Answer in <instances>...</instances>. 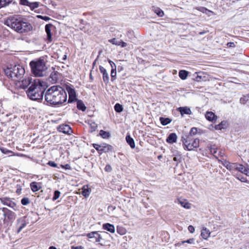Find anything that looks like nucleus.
Segmentation results:
<instances>
[{"instance_id": "f257e3e1", "label": "nucleus", "mask_w": 249, "mask_h": 249, "mask_svg": "<svg viewBox=\"0 0 249 249\" xmlns=\"http://www.w3.org/2000/svg\"><path fill=\"white\" fill-rule=\"evenodd\" d=\"M67 96L65 90L61 87L53 86L46 92L45 100L47 105L56 106L66 101Z\"/></svg>"}, {"instance_id": "f03ea898", "label": "nucleus", "mask_w": 249, "mask_h": 249, "mask_svg": "<svg viewBox=\"0 0 249 249\" xmlns=\"http://www.w3.org/2000/svg\"><path fill=\"white\" fill-rule=\"evenodd\" d=\"M6 24L15 31H31L32 29V26L29 22L21 18H8L6 21Z\"/></svg>"}, {"instance_id": "7ed1b4c3", "label": "nucleus", "mask_w": 249, "mask_h": 249, "mask_svg": "<svg viewBox=\"0 0 249 249\" xmlns=\"http://www.w3.org/2000/svg\"><path fill=\"white\" fill-rule=\"evenodd\" d=\"M45 88L39 80H35L34 83L29 87L26 93L28 97L33 100L42 99Z\"/></svg>"}, {"instance_id": "20e7f679", "label": "nucleus", "mask_w": 249, "mask_h": 249, "mask_svg": "<svg viewBox=\"0 0 249 249\" xmlns=\"http://www.w3.org/2000/svg\"><path fill=\"white\" fill-rule=\"evenodd\" d=\"M46 63V60L44 57L31 61L30 65L32 71L35 76L42 77L45 75L47 69Z\"/></svg>"}, {"instance_id": "39448f33", "label": "nucleus", "mask_w": 249, "mask_h": 249, "mask_svg": "<svg viewBox=\"0 0 249 249\" xmlns=\"http://www.w3.org/2000/svg\"><path fill=\"white\" fill-rule=\"evenodd\" d=\"M5 72L8 77L19 82L25 73V70L20 65H15L8 68Z\"/></svg>"}, {"instance_id": "423d86ee", "label": "nucleus", "mask_w": 249, "mask_h": 249, "mask_svg": "<svg viewBox=\"0 0 249 249\" xmlns=\"http://www.w3.org/2000/svg\"><path fill=\"white\" fill-rule=\"evenodd\" d=\"M182 141L184 149L188 151L194 150L199 145V140L195 139L192 141L190 136L182 137Z\"/></svg>"}, {"instance_id": "0eeeda50", "label": "nucleus", "mask_w": 249, "mask_h": 249, "mask_svg": "<svg viewBox=\"0 0 249 249\" xmlns=\"http://www.w3.org/2000/svg\"><path fill=\"white\" fill-rule=\"evenodd\" d=\"M93 147L98 152L100 155H101L103 152H108L112 150V147L109 144L107 143H103L98 144L96 143L93 144Z\"/></svg>"}, {"instance_id": "6e6552de", "label": "nucleus", "mask_w": 249, "mask_h": 249, "mask_svg": "<svg viewBox=\"0 0 249 249\" xmlns=\"http://www.w3.org/2000/svg\"><path fill=\"white\" fill-rule=\"evenodd\" d=\"M87 237L90 239L89 241L94 242H100L102 239V236L99 231H92L86 234Z\"/></svg>"}, {"instance_id": "1a4fd4ad", "label": "nucleus", "mask_w": 249, "mask_h": 249, "mask_svg": "<svg viewBox=\"0 0 249 249\" xmlns=\"http://www.w3.org/2000/svg\"><path fill=\"white\" fill-rule=\"evenodd\" d=\"M1 202L5 205H7L9 207L13 208L15 211L17 210L16 204L12 199L8 197H3L0 198Z\"/></svg>"}, {"instance_id": "9d476101", "label": "nucleus", "mask_w": 249, "mask_h": 249, "mask_svg": "<svg viewBox=\"0 0 249 249\" xmlns=\"http://www.w3.org/2000/svg\"><path fill=\"white\" fill-rule=\"evenodd\" d=\"M3 212V215L5 219L7 218L9 220H12L15 218L16 214L14 212L9 210L6 208H0Z\"/></svg>"}, {"instance_id": "9b49d317", "label": "nucleus", "mask_w": 249, "mask_h": 249, "mask_svg": "<svg viewBox=\"0 0 249 249\" xmlns=\"http://www.w3.org/2000/svg\"><path fill=\"white\" fill-rule=\"evenodd\" d=\"M27 217L25 216L18 220L17 232H20L29 223L26 220Z\"/></svg>"}, {"instance_id": "f8f14e48", "label": "nucleus", "mask_w": 249, "mask_h": 249, "mask_svg": "<svg viewBox=\"0 0 249 249\" xmlns=\"http://www.w3.org/2000/svg\"><path fill=\"white\" fill-rule=\"evenodd\" d=\"M66 89L69 96L68 102L71 103L75 101L76 100V95L74 89L71 88L70 86H67L66 87Z\"/></svg>"}, {"instance_id": "ddd939ff", "label": "nucleus", "mask_w": 249, "mask_h": 249, "mask_svg": "<svg viewBox=\"0 0 249 249\" xmlns=\"http://www.w3.org/2000/svg\"><path fill=\"white\" fill-rule=\"evenodd\" d=\"M99 70L103 74V79L106 84L109 83V77L107 70L102 66H99Z\"/></svg>"}, {"instance_id": "4468645a", "label": "nucleus", "mask_w": 249, "mask_h": 249, "mask_svg": "<svg viewBox=\"0 0 249 249\" xmlns=\"http://www.w3.org/2000/svg\"><path fill=\"white\" fill-rule=\"evenodd\" d=\"M222 164L229 170L231 171L236 169L237 168V163H230V162L225 160L222 162Z\"/></svg>"}, {"instance_id": "2eb2a0df", "label": "nucleus", "mask_w": 249, "mask_h": 249, "mask_svg": "<svg viewBox=\"0 0 249 249\" xmlns=\"http://www.w3.org/2000/svg\"><path fill=\"white\" fill-rule=\"evenodd\" d=\"M59 75L60 73L56 71H53L51 73L49 77L50 82L52 83H55L57 82L59 79Z\"/></svg>"}, {"instance_id": "dca6fc26", "label": "nucleus", "mask_w": 249, "mask_h": 249, "mask_svg": "<svg viewBox=\"0 0 249 249\" xmlns=\"http://www.w3.org/2000/svg\"><path fill=\"white\" fill-rule=\"evenodd\" d=\"M211 231L206 227H203L201 230V236L204 239L207 240L210 236Z\"/></svg>"}, {"instance_id": "f3484780", "label": "nucleus", "mask_w": 249, "mask_h": 249, "mask_svg": "<svg viewBox=\"0 0 249 249\" xmlns=\"http://www.w3.org/2000/svg\"><path fill=\"white\" fill-rule=\"evenodd\" d=\"M178 110L179 111L182 116L184 114L190 115L192 113L190 108L187 107H179L178 108Z\"/></svg>"}, {"instance_id": "a211bd4d", "label": "nucleus", "mask_w": 249, "mask_h": 249, "mask_svg": "<svg viewBox=\"0 0 249 249\" xmlns=\"http://www.w3.org/2000/svg\"><path fill=\"white\" fill-rule=\"evenodd\" d=\"M177 136L176 133H172L169 134L168 137L166 139V142L172 144L177 142Z\"/></svg>"}, {"instance_id": "6ab92c4d", "label": "nucleus", "mask_w": 249, "mask_h": 249, "mask_svg": "<svg viewBox=\"0 0 249 249\" xmlns=\"http://www.w3.org/2000/svg\"><path fill=\"white\" fill-rule=\"evenodd\" d=\"M59 131L65 134H70L72 131L69 125H61L59 127Z\"/></svg>"}, {"instance_id": "aec40b11", "label": "nucleus", "mask_w": 249, "mask_h": 249, "mask_svg": "<svg viewBox=\"0 0 249 249\" xmlns=\"http://www.w3.org/2000/svg\"><path fill=\"white\" fill-rule=\"evenodd\" d=\"M103 228L104 230H107L111 233H114L115 231L114 225L109 223L103 224Z\"/></svg>"}, {"instance_id": "412c9836", "label": "nucleus", "mask_w": 249, "mask_h": 249, "mask_svg": "<svg viewBox=\"0 0 249 249\" xmlns=\"http://www.w3.org/2000/svg\"><path fill=\"white\" fill-rule=\"evenodd\" d=\"M30 187L32 191L35 192L38 191L41 188V185L39 183L33 182L30 183Z\"/></svg>"}, {"instance_id": "4be33fe9", "label": "nucleus", "mask_w": 249, "mask_h": 249, "mask_svg": "<svg viewBox=\"0 0 249 249\" xmlns=\"http://www.w3.org/2000/svg\"><path fill=\"white\" fill-rule=\"evenodd\" d=\"M152 10L159 17H162L164 16L163 11L159 7L153 6Z\"/></svg>"}, {"instance_id": "5701e85b", "label": "nucleus", "mask_w": 249, "mask_h": 249, "mask_svg": "<svg viewBox=\"0 0 249 249\" xmlns=\"http://www.w3.org/2000/svg\"><path fill=\"white\" fill-rule=\"evenodd\" d=\"M31 78L28 77L21 81V83L20 84V87L22 89H26L31 83Z\"/></svg>"}, {"instance_id": "b1692460", "label": "nucleus", "mask_w": 249, "mask_h": 249, "mask_svg": "<svg viewBox=\"0 0 249 249\" xmlns=\"http://www.w3.org/2000/svg\"><path fill=\"white\" fill-rule=\"evenodd\" d=\"M196 74H197L196 76L195 77V80L198 82L201 81H205L206 80V76H205V73L202 72H196Z\"/></svg>"}, {"instance_id": "393cba45", "label": "nucleus", "mask_w": 249, "mask_h": 249, "mask_svg": "<svg viewBox=\"0 0 249 249\" xmlns=\"http://www.w3.org/2000/svg\"><path fill=\"white\" fill-rule=\"evenodd\" d=\"M126 142L132 149L135 147V144L134 140L129 136L127 135L125 138Z\"/></svg>"}, {"instance_id": "a878e982", "label": "nucleus", "mask_w": 249, "mask_h": 249, "mask_svg": "<svg viewBox=\"0 0 249 249\" xmlns=\"http://www.w3.org/2000/svg\"><path fill=\"white\" fill-rule=\"evenodd\" d=\"M81 194L85 197H88L90 195V190L88 186H84L82 188Z\"/></svg>"}, {"instance_id": "bb28decb", "label": "nucleus", "mask_w": 249, "mask_h": 249, "mask_svg": "<svg viewBox=\"0 0 249 249\" xmlns=\"http://www.w3.org/2000/svg\"><path fill=\"white\" fill-rule=\"evenodd\" d=\"M188 75V72L185 70H180L178 73V76L182 80H185L187 78Z\"/></svg>"}, {"instance_id": "cd10ccee", "label": "nucleus", "mask_w": 249, "mask_h": 249, "mask_svg": "<svg viewBox=\"0 0 249 249\" xmlns=\"http://www.w3.org/2000/svg\"><path fill=\"white\" fill-rule=\"evenodd\" d=\"M206 118L209 121H213L215 117V114L212 112H207L205 114Z\"/></svg>"}, {"instance_id": "c85d7f7f", "label": "nucleus", "mask_w": 249, "mask_h": 249, "mask_svg": "<svg viewBox=\"0 0 249 249\" xmlns=\"http://www.w3.org/2000/svg\"><path fill=\"white\" fill-rule=\"evenodd\" d=\"M40 5V2L35 1V2H30L28 7L30 8V10L33 11L36 8H38Z\"/></svg>"}, {"instance_id": "c756f323", "label": "nucleus", "mask_w": 249, "mask_h": 249, "mask_svg": "<svg viewBox=\"0 0 249 249\" xmlns=\"http://www.w3.org/2000/svg\"><path fill=\"white\" fill-rule=\"evenodd\" d=\"M77 107L78 109H79V110H81L83 111H84L86 109V107L85 106L84 104L81 100H78L77 102Z\"/></svg>"}, {"instance_id": "7c9ffc66", "label": "nucleus", "mask_w": 249, "mask_h": 249, "mask_svg": "<svg viewBox=\"0 0 249 249\" xmlns=\"http://www.w3.org/2000/svg\"><path fill=\"white\" fill-rule=\"evenodd\" d=\"M160 122L163 125H166L171 123V120L168 118L160 117Z\"/></svg>"}, {"instance_id": "2f4dec72", "label": "nucleus", "mask_w": 249, "mask_h": 249, "mask_svg": "<svg viewBox=\"0 0 249 249\" xmlns=\"http://www.w3.org/2000/svg\"><path fill=\"white\" fill-rule=\"evenodd\" d=\"M226 122L222 121L220 124L215 125V129L216 130H221L222 129L225 128L226 127Z\"/></svg>"}, {"instance_id": "473e14b6", "label": "nucleus", "mask_w": 249, "mask_h": 249, "mask_svg": "<svg viewBox=\"0 0 249 249\" xmlns=\"http://www.w3.org/2000/svg\"><path fill=\"white\" fill-rule=\"evenodd\" d=\"M196 9L200 12L205 13L208 15H209V14L211 13H212V12L208 9H207L206 8L204 7H198L196 8Z\"/></svg>"}, {"instance_id": "72a5a7b5", "label": "nucleus", "mask_w": 249, "mask_h": 249, "mask_svg": "<svg viewBox=\"0 0 249 249\" xmlns=\"http://www.w3.org/2000/svg\"><path fill=\"white\" fill-rule=\"evenodd\" d=\"M13 0H0V8L7 6L12 3Z\"/></svg>"}, {"instance_id": "f704fd0d", "label": "nucleus", "mask_w": 249, "mask_h": 249, "mask_svg": "<svg viewBox=\"0 0 249 249\" xmlns=\"http://www.w3.org/2000/svg\"><path fill=\"white\" fill-rule=\"evenodd\" d=\"M99 135L104 139H107L110 136L109 132L105 131L103 130H101L100 131Z\"/></svg>"}, {"instance_id": "c9c22d12", "label": "nucleus", "mask_w": 249, "mask_h": 249, "mask_svg": "<svg viewBox=\"0 0 249 249\" xmlns=\"http://www.w3.org/2000/svg\"><path fill=\"white\" fill-rule=\"evenodd\" d=\"M115 110L118 113L121 112L123 110V106L119 103H117L114 106Z\"/></svg>"}, {"instance_id": "e433bc0d", "label": "nucleus", "mask_w": 249, "mask_h": 249, "mask_svg": "<svg viewBox=\"0 0 249 249\" xmlns=\"http://www.w3.org/2000/svg\"><path fill=\"white\" fill-rule=\"evenodd\" d=\"M178 202L179 204L184 208L186 209H189L190 208V204L185 201H181L179 200Z\"/></svg>"}, {"instance_id": "4c0bfd02", "label": "nucleus", "mask_w": 249, "mask_h": 249, "mask_svg": "<svg viewBox=\"0 0 249 249\" xmlns=\"http://www.w3.org/2000/svg\"><path fill=\"white\" fill-rule=\"evenodd\" d=\"M246 168L242 164H237V168H236V170H237L242 173H244V171L245 170Z\"/></svg>"}, {"instance_id": "58836bf2", "label": "nucleus", "mask_w": 249, "mask_h": 249, "mask_svg": "<svg viewBox=\"0 0 249 249\" xmlns=\"http://www.w3.org/2000/svg\"><path fill=\"white\" fill-rule=\"evenodd\" d=\"M186 243H187L188 244H195V239L191 238L187 240L182 241L180 243H178V244L182 245Z\"/></svg>"}, {"instance_id": "ea45409f", "label": "nucleus", "mask_w": 249, "mask_h": 249, "mask_svg": "<svg viewBox=\"0 0 249 249\" xmlns=\"http://www.w3.org/2000/svg\"><path fill=\"white\" fill-rule=\"evenodd\" d=\"M60 195V192L59 191H55L54 192L53 196V200H56V199H57L59 197Z\"/></svg>"}, {"instance_id": "a19ab883", "label": "nucleus", "mask_w": 249, "mask_h": 249, "mask_svg": "<svg viewBox=\"0 0 249 249\" xmlns=\"http://www.w3.org/2000/svg\"><path fill=\"white\" fill-rule=\"evenodd\" d=\"M109 42L111 43L112 44L116 45H120L121 44L120 43V40H118L116 38H112L111 39H109Z\"/></svg>"}, {"instance_id": "79ce46f5", "label": "nucleus", "mask_w": 249, "mask_h": 249, "mask_svg": "<svg viewBox=\"0 0 249 249\" xmlns=\"http://www.w3.org/2000/svg\"><path fill=\"white\" fill-rule=\"evenodd\" d=\"M21 203L23 205H26L30 203L29 199L27 197H24L21 199Z\"/></svg>"}, {"instance_id": "37998d69", "label": "nucleus", "mask_w": 249, "mask_h": 249, "mask_svg": "<svg viewBox=\"0 0 249 249\" xmlns=\"http://www.w3.org/2000/svg\"><path fill=\"white\" fill-rule=\"evenodd\" d=\"M47 33V40L48 42H51L53 41L52 32H46Z\"/></svg>"}, {"instance_id": "c03bdc74", "label": "nucleus", "mask_w": 249, "mask_h": 249, "mask_svg": "<svg viewBox=\"0 0 249 249\" xmlns=\"http://www.w3.org/2000/svg\"><path fill=\"white\" fill-rule=\"evenodd\" d=\"M210 150L212 154L214 155L215 156H216V153L217 151V148L215 146L211 147Z\"/></svg>"}, {"instance_id": "a18cd8bd", "label": "nucleus", "mask_w": 249, "mask_h": 249, "mask_svg": "<svg viewBox=\"0 0 249 249\" xmlns=\"http://www.w3.org/2000/svg\"><path fill=\"white\" fill-rule=\"evenodd\" d=\"M197 130L196 127H193L191 128L189 134L190 136H194L197 133Z\"/></svg>"}, {"instance_id": "49530a36", "label": "nucleus", "mask_w": 249, "mask_h": 249, "mask_svg": "<svg viewBox=\"0 0 249 249\" xmlns=\"http://www.w3.org/2000/svg\"><path fill=\"white\" fill-rule=\"evenodd\" d=\"M30 2L28 1V0H20L19 3L20 4L24 6H29V4Z\"/></svg>"}, {"instance_id": "de8ad7c7", "label": "nucleus", "mask_w": 249, "mask_h": 249, "mask_svg": "<svg viewBox=\"0 0 249 249\" xmlns=\"http://www.w3.org/2000/svg\"><path fill=\"white\" fill-rule=\"evenodd\" d=\"M116 76V69H111V77L112 81H113V78H115Z\"/></svg>"}, {"instance_id": "09e8293b", "label": "nucleus", "mask_w": 249, "mask_h": 249, "mask_svg": "<svg viewBox=\"0 0 249 249\" xmlns=\"http://www.w3.org/2000/svg\"><path fill=\"white\" fill-rule=\"evenodd\" d=\"M90 127L91 128V131H95L97 128V125L94 122H92L90 124Z\"/></svg>"}, {"instance_id": "8fccbe9b", "label": "nucleus", "mask_w": 249, "mask_h": 249, "mask_svg": "<svg viewBox=\"0 0 249 249\" xmlns=\"http://www.w3.org/2000/svg\"><path fill=\"white\" fill-rule=\"evenodd\" d=\"M37 17L39 18H41L45 21H48L50 19V18L48 16H43L41 15H38V16H37Z\"/></svg>"}, {"instance_id": "3c124183", "label": "nucleus", "mask_w": 249, "mask_h": 249, "mask_svg": "<svg viewBox=\"0 0 249 249\" xmlns=\"http://www.w3.org/2000/svg\"><path fill=\"white\" fill-rule=\"evenodd\" d=\"M53 26V25L51 24H47L45 25V31H51V27Z\"/></svg>"}, {"instance_id": "603ef678", "label": "nucleus", "mask_w": 249, "mask_h": 249, "mask_svg": "<svg viewBox=\"0 0 249 249\" xmlns=\"http://www.w3.org/2000/svg\"><path fill=\"white\" fill-rule=\"evenodd\" d=\"M108 62H109V64L110 65L111 69H116V64L113 61H112L110 60H108Z\"/></svg>"}, {"instance_id": "864d4df0", "label": "nucleus", "mask_w": 249, "mask_h": 249, "mask_svg": "<svg viewBox=\"0 0 249 249\" xmlns=\"http://www.w3.org/2000/svg\"><path fill=\"white\" fill-rule=\"evenodd\" d=\"M48 164L52 166V167H57V165L56 163H55L54 161H49L48 163Z\"/></svg>"}, {"instance_id": "5fc2aeb1", "label": "nucleus", "mask_w": 249, "mask_h": 249, "mask_svg": "<svg viewBox=\"0 0 249 249\" xmlns=\"http://www.w3.org/2000/svg\"><path fill=\"white\" fill-rule=\"evenodd\" d=\"M188 231L192 233H194L195 231V228L192 225L189 226L188 227Z\"/></svg>"}, {"instance_id": "6e6d98bb", "label": "nucleus", "mask_w": 249, "mask_h": 249, "mask_svg": "<svg viewBox=\"0 0 249 249\" xmlns=\"http://www.w3.org/2000/svg\"><path fill=\"white\" fill-rule=\"evenodd\" d=\"M60 166L62 168H64L66 170H70L71 169V166L69 164H66L64 165H61Z\"/></svg>"}, {"instance_id": "4d7b16f0", "label": "nucleus", "mask_w": 249, "mask_h": 249, "mask_svg": "<svg viewBox=\"0 0 249 249\" xmlns=\"http://www.w3.org/2000/svg\"><path fill=\"white\" fill-rule=\"evenodd\" d=\"M117 232L121 235L124 234L125 232V230L123 229H117Z\"/></svg>"}, {"instance_id": "13d9d810", "label": "nucleus", "mask_w": 249, "mask_h": 249, "mask_svg": "<svg viewBox=\"0 0 249 249\" xmlns=\"http://www.w3.org/2000/svg\"><path fill=\"white\" fill-rule=\"evenodd\" d=\"M105 170L107 172H110L112 170L111 167L110 165H107L105 168Z\"/></svg>"}, {"instance_id": "bf43d9fd", "label": "nucleus", "mask_w": 249, "mask_h": 249, "mask_svg": "<svg viewBox=\"0 0 249 249\" xmlns=\"http://www.w3.org/2000/svg\"><path fill=\"white\" fill-rule=\"evenodd\" d=\"M247 100V98L244 97L240 98V102L241 104H245Z\"/></svg>"}, {"instance_id": "052dcab7", "label": "nucleus", "mask_w": 249, "mask_h": 249, "mask_svg": "<svg viewBox=\"0 0 249 249\" xmlns=\"http://www.w3.org/2000/svg\"><path fill=\"white\" fill-rule=\"evenodd\" d=\"M227 46L230 48H233L235 46V44L233 42H229L227 43Z\"/></svg>"}, {"instance_id": "680f3d73", "label": "nucleus", "mask_w": 249, "mask_h": 249, "mask_svg": "<svg viewBox=\"0 0 249 249\" xmlns=\"http://www.w3.org/2000/svg\"><path fill=\"white\" fill-rule=\"evenodd\" d=\"M238 179H239L242 182H246L247 181V178L245 177H241V178L238 177Z\"/></svg>"}, {"instance_id": "e2e57ef3", "label": "nucleus", "mask_w": 249, "mask_h": 249, "mask_svg": "<svg viewBox=\"0 0 249 249\" xmlns=\"http://www.w3.org/2000/svg\"><path fill=\"white\" fill-rule=\"evenodd\" d=\"M243 174H245L246 175H247L248 176H249V169L246 168L245 169Z\"/></svg>"}, {"instance_id": "0e129e2a", "label": "nucleus", "mask_w": 249, "mask_h": 249, "mask_svg": "<svg viewBox=\"0 0 249 249\" xmlns=\"http://www.w3.org/2000/svg\"><path fill=\"white\" fill-rule=\"evenodd\" d=\"M83 249V247L81 246H76V247H74V246L71 247V249Z\"/></svg>"}, {"instance_id": "69168bd1", "label": "nucleus", "mask_w": 249, "mask_h": 249, "mask_svg": "<svg viewBox=\"0 0 249 249\" xmlns=\"http://www.w3.org/2000/svg\"><path fill=\"white\" fill-rule=\"evenodd\" d=\"M120 43L121 44L119 46H121L122 47H124L126 45V43L122 41V40L120 41Z\"/></svg>"}, {"instance_id": "338daca9", "label": "nucleus", "mask_w": 249, "mask_h": 249, "mask_svg": "<svg viewBox=\"0 0 249 249\" xmlns=\"http://www.w3.org/2000/svg\"><path fill=\"white\" fill-rule=\"evenodd\" d=\"M115 207H113L112 206H109L108 207V210H115Z\"/></svg>"}, {"instance_id": "774afa93", "label": "nucleus", "mask_w": 249, "mask_h": 249, "mask_svg": "<svg viewBox=\"0 0 249 249\" xmlns=\"http://www.w3.org/2000/svg\"><path fill=\"white\" fill-rule=\"evenodd\" d=\"M49 249H57L53 246H51L50 247H49Z\"/></svg>"}]
</instances>
